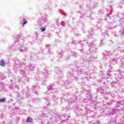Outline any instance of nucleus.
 Wrapping results in <instances>:
<instances>
[{
    "instance_id": "39448f33",
    "label": "nucleus",
    "mask_w": 124,
    "mask_h": 124,
    "mask_svg": "<svg viewBox=\"0 0 124 124\" xmlns=\"http://www.w3.org/2000/svg\"><path fill=\"white\" fill-rule=\"evenodd\" d=\"M40 30L41 31V32H42V31H45V28H40Z\"/></svg>"
},
{
    "instance_id": "7ed1b4c3",
    "label": "nucleus",
    "mask_w": 124,
    "mask_h": 124,
    "mask_svg": "<svg viewBox=\"0 0 124 124\" xmlns=\"http://www.w3.org/2000/svg\"><path fill=\"white\" fill-rule=\"evenodd\" d=\"M0 65H1V66H4V65H5V63L4 62V61H1L0 62Z\"/></svg>"
},
{
    "instance_id": "f257e3e1",
    "label": "nucleus",
    "mask_w": 124,
    "mask_h": 124,
    "mask_svg": "<svg viewBox=\"0 0 124 124\" xmlns=\"http://www.w3.org/2000/svg\"><path fill=\"white\" fill-rule=\"evenodd\" d=\"M33 121V119L31 118H28L26 120V123H31Z\"/></svg>"
},
{
    "instance_id": "20e7f679",
    "label": "nucleus",
    "mask_w": 124,
    "mask_h": 124,
    "mask_svg": "<svg viewBox=\"0 0 124 124\" xmlns=\"http://www.w3.org/2000/svg\"><path fill=\"white\" fill-rule=\"evenodd\" d=\"M5 101V98L0 99V102H4Z\"/></svg>"
},
{
    "instance_id": "423d86ee",
    "label": "nucleus",
    "mask_w": 124,
    "mask_h": 124,
    "mask_svg": "<svg viewBox=\"0 0 124 124\" xmlns=\"http://www.w3.org/2000/svg\"><path fill=\"white\" fill-rule=\"evenodd\" d=\"M20 51H21V52H23L22 49H21V50H20Z\"/></svg>"
},
{
    "instance_id": "f03ea898",
    "label": "nucleus",
    "mask_w": 124,
    "mask_h": 124,
    "mask_svg": "<svg viewBox=\"0 0 124 124\" xmlns=\"http://www.w3.org/2000/svg\"><path fill=\"white\" fill-rule=\"evenodd\" d=\"M23 23L22 24V27H24V26H25V25H26V24L28 23V21H27V20H26L25 18H23Z\"/></svg>"
}]
</instances>
